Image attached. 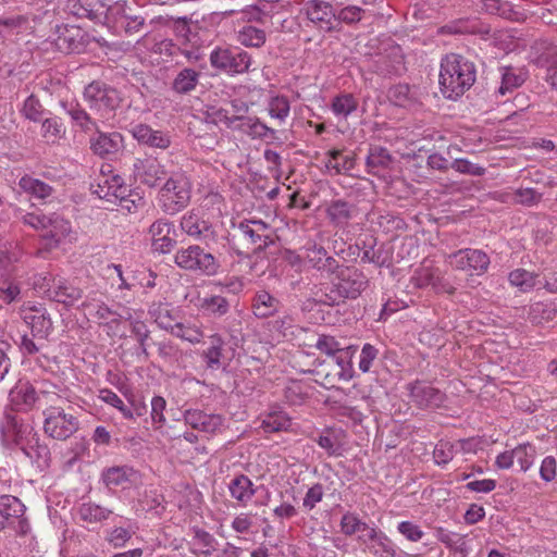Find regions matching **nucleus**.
<instances>
[{
	"label": "nucleus",
	"mask_w": 557,
	"mask_h": 557,
	"mask_svg": "<svg viewBox=\"0 0 557 557\" xmlns=\"http://www.w3.org/2000/svg\"><path fill=\"white\" fill-rule=\"evenodd\" d=\"M476 79V69L472 61L458 53H448L441 60L440 88L450 100L460 98Z\"/></svg>",
	"instance_id": "nucleus-1"
},
{
	"label": "nucleus",
	"mask_w": 557,
	"mask_h": 557,
	"mask_svg": "<svg viewBox=\"0 0 557 557\" xmlns=\"http://www.w3.org/2000/svg\"><path fill=\"white\" fill-rule=\"evenodd\" d=\"M181 231L194 240H198L211 250L219 251L226 247L228 233L218 223H213L198 209L185 212L180 221Z\"/></svg>",
	"instance_id": "nucleus-2"
},
{
	"label": "nucleus",
	"mask_w": 557,
	"mask_h": 557,
	"mask_svg": "<svg viewBox=\"0 0 557 557\" xmlns=\"http://www.w3.org/2000/svg\"><path fill=\"white\" fill-rule=\"evenodd\" d=\"M191 189L193 184L184 172L172 173L158 191L159 208L168 215H175L189 205Z\"/></svg>",
	"instance_id": "nucleus-3"
},
{
	"label": "nucleus",
	"mask_w": 557,
	"mask_h": 557,
	"mask_svg": "<svg viewBox=\"0 0 557 557\" xmlns=\"http://www.w3.org/2000/svg\"><path fill=\"white\" fill-rule=\"evenodd\" d=\"M44 432L47 436L57 441H66L81 428L78 417L72 412V408L64 409L61 406H49L44 412Z\"/></svg>",
	"instance_id": "nucleus-4"
},
{
	"label": "nucleus",
	"mask_w": 557,
	"mask_h": 557,
	"mask_svg": "<svg viewBox=\"0 0 557 557\" xmlns=\"http://www.w3.org/2000/svg\"><path fill=\"white\" fill-rule=\"evenodd\" d=\"M369 280L366 274L354 267H341L336 271V282L333 283L332 294L325 304H338L343 299H356L367 288Z\"/></svg>",
	"instance_id": "nucleus-5"
},
{
	"label": "nucleus",
	"mask_w": 557,
	"mask_h": 557,
	"mask_svg": "<svg viewBox=\"0 0 557 557\" xmlns=\"http://www.w3.org/2000/svg\"><path fill=\"white\" fill-rule=\"evenodd\" d=\"M174 261L181 269L206 276H214L220 270V263L215 256L199 245H190L177 250Z\"/></svg>",
	"instance_id": "nucleus-6"
},
{
	"label": "nucleus",
	"mask_w": 557,
	"mask_h": 557,
	"mask_svg": "<svg viewBox=\"0 0 557 557\" xmlns=\"http://www.w3.org/2000/svg\"><path fill=\"white\" fill-rule=\"evenodd\" d=\"M251 62V55L239 48L216 47L210 53L211 66L230 75L248 72Z\"/></svg>",
	"instance_id": "nucleus-7"
},
{
	"label": "nucleus",
	"mask_w": 557,
	"mask_h": 557,
	"mask_svg": "<svg viewBox=\"0 0 557 557\" xmlns=\"http://www.w3.org/2000/svg\"><path fill=\"white\" fill-rule=\"evenodd\" d=\"M84 99L91 110L101 113L102 116L114 111L121 101L115 88L99 81H94L85 87Z\"/></svg>",
	"instance_id": "nucleus-8"
},
{
	"label": "nucleus",
	"mask_w": 557,
	"mask_h": 557,
	"mask_svg": "<svg viewBox=\"0 0 557 557\" xmlns=\"http://www.w3.org/2000/svg\"><path fill=\"white\" fill-rule=\"evenodd\" d=\"M20 317L30 329L33 337L47 339L53 331V322L47 308L41 304L24 302L20 308Z\"/></svg>",
	"instance_id": "nucleus-9"
},
{
	"label": "nucleus",
	"mask_w": 557,
	"mask_h": 557,
	"mask_svg": "<svg viewBox=\"0 0 557 557\" xmlns=\"http://www.w3.org/2000/svg\"><path fill=\"white\" fill-rule=\"evenodd\" d=\"M410 403L422 410H434L444 406L447 396L425 381L416 380L406 385Z\"/></svg>",
	"instance_id": "nucleus-10"
},
{
	"label": "nucleus",
	"mask_w": 557,
	"mask_h": 557,
	"mask_svg": "<svg viewBox=\"0 0 557 557\" xmlns=\"http://www.w3.org/2000/svg\"><path fill=\"white\" fill-rule=\"evenodd\" d=\"M446 261L456 270L465 271L470 275L484 274L490 265V257L480 249L465 248L449 253Z\"/></svg>",
	"instance_id": "nucleus-11"
},
{
	"label": "nucleus",
	"mask_w": 557,
	"mask_h": 557,
	"mask_svg": "<svg viewBox=\"0 0 557 557\" xmlns=\"http://www.w3.org/2000/svg\"><path fill=\"white\" fill-rule=\"evenodd\" d=\"M54 397H59L57 393L47 391H37L33 384L25 381H18L9 391V400L13 408L16 410L28 411L40 403L44 398L46 401H53Z\"/></svg>",
	"instance_id": "nucleus-12"
},
{
	"label": "nucleus",
	"mask_w": 557,
	"mask_h": 557,
	"mask_svg": "<svg viewBox=\"0 0 557 557\" xmlns=\"http://www.w3.org/2000/svg\"><path fill=\"white\" fill-rule=\"evenodd\" d=\"M34 431L28 423H24L12 411H4L0 421V434L4 444H14L20 447Z\"/></svg>",
	"instance_id": "nucleus-13"
},
{
	"label": "nucleus",
	"mask_w": 557,
	"mask_h": 557,
	"mask_svg": "<svg viewBox=\"0 0 557 557\" xmlns=\"http://www.w3.org/2000/svg\"><path fill=\"white\" fill-rule=\"evenodd\" d=\"M71 222L57 212L48 215L45 228L42 231V239L49 249L59 247L64 242L72 240Z\"/></svg>",
	"instance_id": "nucleus-14"
},
{
	"label": "nucleus",
	"mask_w": 557,
	"mask_h": 557,
	"mask_svg": "<svg viewBox=\"0 0 557 557\" xmlns=\"http://www.w3.org/2000/svg\"><path fill=\"white\" fill-rule=\"evenodd\" d=\"M532 53L536 65L546 69V81L557 88V46L540 40L532 46Z\"/></svg>",
	"instance_id": "nucleus-15"
},
{
	"label": "nucleus",
	"mask_w": 557,
	"mask_h": 557,
	"mask_svg": "<svg viewBox=\"0 0 557 557\" xmlns=\"http://www.w3.org/2000/svg\"><path fill=\"white\" fill-rule=\"evenodd\" d=\"M53 45L55 49L62 53H79L86 46L85 34L78 26H58Z\"/></svg>",
	"instance_id": "nucleus-16"
},
{
	"label": "nucleus",
	"mask_w": 557,
	"mask_h": 557,
	"mask_svg": "<svg viewBox=\"0 0 557 557\" xmlns=\"http://www.w3.org/2000/svg\"><path fill=\"white\" fill-rule=\"evenodd\" d=\"M184 421L194 430L208 434L221 433L224 429V418L221 414L208 413L199 409H187L183 413Z\"/></svg>",
	"instance_id": "nucleus-17"
},
{
	"label": "nucleus",
	"mask_w": 557,
	"mask_h": 557,
	"mask_svg": "<svg viewBox=\"0 0 557 557\" xmlns=\"http://www.w3.org/2000/svg\"><path fill=\"white\" fill-rule=\"evenodd\" d=\"M135 178L148 187H156L166 176L164 165L156 158L136 159L133 165Z\"/></svg>",
	"instance_id": "nucleus-18"
},
{
	"label": "nucleus",
	"mask_w": 557,
	"mask_h": 557,
	"mask_svg": "<svg viewBox=\"0 0 557 557\" xmlns=\"http://www.w3.org/2000/svg\"><path fill=\"white\" fill-rule=\"evenodd\" d=\"M102 482L108 487L129 488L141 482V474L131 466H113L104 469L101 473Z\"/></svg>",
	"instance_id": "nucleus-19"
},
{
	"label": "nucleus",
	"mask_w": 557,
	"mask_h": 557,
	"mask_svg": "<svg viewBox=\"0 0 557 557\" xmlns=\"http://www.w3.org/2000/svg\"><path fill=\"white\" fill-rule=\"evenodd\" d=\"M238 231L250 243L257 246V249L263 250L273 244L270 225L262 220H244L237 225Z\"/></svg>",
	"instance_id": "nucleus-20"
},
{
	"label": "nucleus",
	"mask_w": 557,
	"mask_h": 557,
	"mask_svg": "<svg viewBox=\"0 0 557 557\" xmlns=\"http://www.w3.org/2000/svg\"><path fill=\"white\" fill-rule=\"evenodd\" d=\"M96 136L90 138L91 151L101 158L116 156L124 148V137L119 132L104 133L95 131Z\"/></svg>",
	"instance_id": "nucleus-21"
},
{
	"label": "nucleus",
	"mask_w": 557,
	"mask_h": 557,
	"mask_svg": "<svg viewBox=\"0 0 557 557\" xmlns=\"http://www.w3.org/2000/svg\"><path fill=\"white\" fill-rule=\"evenodd\" d=\"M131 133L138 144L150 148L165 150L172 143L170 132L153 129L151 126L143 123L134 125Z\"/></svg>",
	"instance_id": "nucleus-22"
},
{
	"label": "nucleus",
	"mask_w": 557,
	"mask_h": 557,
	"mask_svg": "<svg viewBox=\"0 0 557 557\" xmlns=\"http://www.w3.org/2000/svg\"><path fill=\"white\" fill-rule=\"evenodd\" d=\"M307 18L323 30L333 29L336 13L333 7L322 0H309L304 5Z\"/></svg>",
	"instance_id": "nucleus-23"
},
{
	"label": "nucleus",
	"mask_w": 557,
	"mask_h": 557,
	"mask_svg": "<svg viewBox=\"0 0 557 557\" xmlns=\"http://www.w3.org/2000/svg\"><path fill=\"white\" fill-rule=\"evenodd\" d=\"M305 260L312 269L322 274H335L339 269L338 261L330 256L324 247L315 244L305 248Z\"/></svg>",
	"instance_id": "nucleus-24"
},
{
	"label": "nucleus",
	"mask_w": 557,
	"mask_h": 557,
	"mask_svg": "<svg viewBox=\"0 0 557 557\" xmlns=\"http://www.w3.org/2000/svg\"><path fill=\"white\" fill-rule=\"evenodd\" d=\"M148 232L154 250L168 253L174 248L176 242L171 237V232H174V225L168 219L161 218L156 220L150 225Z\"/></svg>",
	"instance_id": "nucleus-25"
},
{
	"label": "nucleus",
	"mask_w": 557,
	"mask_h": 557,
	"mask_svg": "<svg viewBox=\"0 0 557 557\" xmlns=\"http://www.w3.org/2000/svg\"><path fill=\"white\" fill-rule=\"evenodd\" d=\"M230 495L240 506L246 507L257 493L253 482L245 474H236L227 485Z\"/></svg>",
	"instance_id": "nucleus-26"
},
{
	"label": "nucleus",
	"mask_w": 557,
	"mask_h": 557,
	"mask_svg": "<svg viewBox=\"0 0 557 557\" xmlns=\"http://www.w3.org/2000/svg\"><path fill=\"white\" fill-rule=\"evenodd\" d=\"M21 450L37 467H48L50 460V451L47 445L40 444L39 436L34 431L28 438L20 446Z\"/></svg>",
	"instance_id": "nucleus-27"
},
{
	"label": "nucleus",
	"mask_w": 557,
	"mask_h": 557,
	"mask_svg": "<svg viewBox=\"0 0 557 557\" xmlns=\"http://www.w3.org/2000/svg\"><path fill=\"white\" fill-rule=\"evenodd\" d=\"M252 312L258 319H267L280 312L282 301L267 290H259L252 298Z\"/></svg>",
	"instance_id": "nucleus-28"
},
{
	"label": "nucleus",
	"mask_w": 557,
	"mask_h": 557,
	"mask_svg": "<svg viewBox=\"0 0 557 557\" xmlns=\"http://www.w3.org/2000/svg\"><path fill=\"white\" fill-rule=\"evenodd\" d=\"M500 85L496 92L500 96L511 94L519 88L528 78V72L522 67L500 66Z\"/></svg>",
	"instance_id": "nucleus-29"
},
{
	"label": "nucleus",
	"mask_w": 557,
	"mask_h": 557,
	"mask_svg": "<svg viewBox=\"0 0 557 557\" xmlns=\"http://www.w3.org/2000/svg\"><path fill=\"white\" fill-rule=\"evenodd\" d=\"M324 165L331 174H348L356 165L355 154H344L341 149L329 150L325 153Z\"/></svg>",
	"instance_id": "nucleus-30"
},
{
	"label": "nucleus",
	"mask_w": 557,
	"mask_h": 557,
	"mask_svg": "<svg viewBox=\"0 0 557 557\" xmlns=\"http://www.w3.org/2000/svg\"><path fill=\"white\" fill-rule=\"evenodd\" d=\"M24 505L12 495L0 496V531L15 523V519L24 513Z\"/></svg>",
	"instance_id": "nucleus-31"
},
{
	"label": "nucleus",
	"mask_w": 557,
	"mask_h": 557,
	"mask_svg": "<svg viewBox=\"0 0 557 557\" xmlns=\"http://www.w3.org/2000/svg\"><path fill=\"white\" fill-rule=\"evenodd\" d=\"M199 79V71L191 67H184L177 71L171 83V89L177 95H188L197 88Z\"/></svg>",
	"instance_id": "nucleus-32"
},
{
	"label": "nucleus",
	"mask_w": 557,
	"mask_h": 557,
	"mask_svg": "<svg viewBox=\"0 0 557 557\" xmlns=\"http://www.w3.org/2000/svg\"><path fill=\"white\" fill-rule=\"evenodd\" d=\"M358 347L355 345L345 346L337 355L333 356L332 364L333 368L337 371V375L339 380L344 382L350 381L355 375V370L352 367V358L357 352Z\"/></svg>",
	"instance_id": "nucleus-33"
},
{
	"label": "nucleus",
	"mask_w": 557,
	"mask_h": 557,
	"mask_svg": "<svg viewBox=\"0 0 557 557\" xmlns=\"http://www.w3.org/2000/svg\"><path fill=\"white\" fill-rule=\"evenodd\" d=\"M63 109L70 115L72 123L79 127L84 133L98 131L97 122L86 112V110L75 101L63 102Z\"/></svg>",
	"instance_id": "nucleus-34"
},
{
	"label": "nucleus",
	"mask_w": 557,
	"mask_h": 557,
	"mask_svg": "<svg viewBox=\"0 0 557 557\" xmlns=\"http://www.w3.org/2000/svg\"><path fill=\"white\" fill-rule=\"evenodd\" d=\"M388 99L395 106L412 109L419 103L418 89L408 84H397L388 89Z\"/></svg>",
	"instance_id": "nucleus-35"
},
{
	"label": "nucleus",
	"mask_w": 557,
	"mask_h": 557,
	"mask_svg": "<svg viewBox=\"0 0 557 557\" xmlns=\"http://www.w3.org/2000/svg\"><path fill=\"white\" fill-rule=\"evenodd\" d=\"M437 539L445 544L457 557H468L471 552V545L467 535L446 531L442 528L437 530Z\"/></svg>",
	"instance_id": "nucleus-36"
},
{
	"label": "nucleus",
	"mask_w": 557,
	"mask_h": 557,
	"mask_svg": "<svg viewBox=\"0 0 557 557\" xmlns=\"http://www.w3.org/2000/svg\"><path fill=\"white\" fill-rule=\"evenodd\" d=\"M148 313L153 321L163 330L172 332L176 322L171 305L163 301H152L148 308Z\"/></svg>",
	"instance_id": "nucleus-37"
},
{
	"label": "nucleus",
	"mask_w": 557,
	"mask_h": 557,
	"mask_svg": "<svg viewBox=\"0 0 557 557\" xmlns=\"http://www.w3.org/2000/svg\"><path fill=\"white\" fill-rule=\"evenodd\" d=\"M196 306L203 314L213 318H221L230 310L228 300L220 295L199 297Z\"/></svg>",
	"instance_id": "nucleus-38"
},
{
	"label": "nucleus",
	"mask_w": 557,
	"mask_h": 557,
	"mask_svg": "<svg viewBox=\"0 0 557 557\" xmlns=\"http://www.w3.org/2000/svg\"><path fill=\"white\" fill-rule=\"evenodd\" d=\"M326 214L335 226L345 227L354 218L355 207L344 200H334L329 205Z\"/></svg>",
	"instance_id": "nucleus-39"
},
{
	"label": "nucleus",
	"mask_w": 557,
	"mask_h": 557,
	"mask_svg": "<svg viewBox=\"0 0 557 557\" xmlns=\"http://www.w3.org/2000/svg\"><path fill=\"white\" fill-rule=\"evenodd\" d=\"M77 515L79 519L87 523H102L110 519L113 511L107 507L92 502L83 503L78 506Z\"/></svg>",
	"instance_id": "nucleus-40"
},
{
	"label": "nucleus",
	"mask_w": 557,
	"mask_h": 557,
	"mask_svg": "<svg viewBox=\"0 0 557 557\" xmlns=\"http://www.w3.org/2000/svg\"><path fill=\"white\" fill-rule=\"evenodd\" d=\"M375 537V542L370 544L369 548L376 557H411L399 548L384 532Z\"/></svg>",
	"instance_id": "nucleus-41"
},
{
	"label": "nucleus",
	"mask_w": 557,
	"mask_h": 557,
	"mask_svg": "<svg viewBox=\"0 0 557 557\" xmlns=\"http://www.w3.org/2000/svg\"><path fill=\"white\" fill-rule=\"evenodd\" d=\"M292 425V420L288 417V414L276 408L271 411H269L264 418L262 419L260 428L265 433H274V432H282V431H288Z\"/></svg>",
	"instance_id": "nucleus-42"
},
{
	"label": "nucleus",
	"mask_w": 557,
	"mask_h": 557,
	"mask_svg": "<svg viewBox=\"0 0 557 557\" xmlns=\"http://www.w3.org/2000/svg\"><path fill=\"white\" fill-rule=\"evenodd\" d=\"M123 178L120 175H113L111 178L101 177L94 190L101 199L110 200L111 197L117 198L121 194H125Z\"/></svg>",
	"instance_id": "nucleus-43"
},
{
	"label": "nucleus",
	"mask_w": 557,
	"mask_h": 557,
	"mask_svg": "<svg viewBox=\"0 0 557 557\" xmlns=\"http://www.w3.org/2000/svg\"><path fill=\"white\" fill-rule=\"evenodd\" d=\"M508 281L512 287L521 293H528L542 283L540 276L525 269H516L508 274Z\"/></svg>",
	"instance_id": "nucleus-44"
},
{
	"label": "nucleus",
	"mask_w": 557,
	"mask_h": 557,
	"mask_svg": "<svg viewBox=\"0 0 557 557\" xmlns=\"http://www.w3.org/2000/svg\"><path fill=\"white\" fill-rule=\"evenodd\" d=\"M359 102L357 98L349 92H343L335 96L331 102V110L336 117L347 119L357 111Z\"/></svg>",
	"instance_id": "nucleus-45"
},
{
	"label": "nucleus",
	"mask_w": 557,
	"mask_h": 557,
	"mask_svg": "<svg viewBox=\"0 0 557 557\" xmlns=\"http://www.w3.org/2000/svg\"><path fill=\"white\" fill-rule=\"evenodd\" d=\"M82 296L83 290L65 280H59L52 293L53 300L66 306H72L79 300Z\"/></svg>",
	"instance_id": "nucleus-46"
},
{
	"label": "nucleus",
	"mask_w": 557,
	"mask_h": 557,
	"mask_svg": "<svg viewBox=\"0 0 557 557\" xmlns=\"http://www.w3.org/2000/svg\"><path fill=\"white\" fill-rule=\"evenodd\" d=\"M393 158L389 151L380 146L371 147L367 156L366 164L370 174H376L379 170L388 169Z\"/></svg>",
	"instance_id": "nucleus-47"
},
{
	"label": "nucleus",
	"mask_w": 557,
	"mask_h": 557,
	"mask_svg": "<svg viewBox=\"0 0 557 557\" xmlns=\"http://www.w3.org/2000/svg\"><path fill=\"white\" fill-rule=\"evenodd\" d=\"M557 317V307L552 301H539L531 305L528 313L533 324H544Z\"/></svg>",
	"instance_id": "nucleus-48"
},
{
	"label": "nucleus",
	"mask_w": 557,
	"mask_h": 557,
	"mask_svg": "<svg viewBox=\"0 0 557 557\" xmlns=\"http://www.w3.org/2000/svg\"><path fill=\"white\" fill-rule=\"evenodd\" d=\"M243 131L253 139H275L276 131L269 127L257 116H247L242 124Z\"/></svg>",
	"instance_id": "nucleus-49"
},
{
	"label": "nucleus",
	"mask_w": 557,
	"mask_h": 557,
	"mask_svg": "<svg viewBox=\"0 0 557 557\" xmlns=\"http://www.w3.org/2000/svg\"><path fill=\"white\" fill-rule=\"evenodd\" d=\"M236 40L244 47L260 48L265 44L267 35L263 29L247 25L236 33Z\"/></svg>",
	"instance_id": "nucleus-50"
},
{
	"label": "nucleus",
	"mask_w": 557,
	"mask_h": 557,
	"mask_svg": "<svg viewBox=\"0 0 557 557\" xmlns=\"http://www.w3.org/2000/svg\"><path fill=\"white\" fill-rule=\"evenodd\" d=\"M267 111L272 119L283 125L289 116L290 102L284 95L272 96L268 101Z\"/></svg>",
	"instance_id": "nucleus-51"
},
{
	"label": "nucleus",
	"mask_w": 557,
	"mask_h": 557,
	"mask_svg": "<svg viewBox=\"0 0 557 557\" xmlns=\"http://www.w3.org/2000/svg\"><path fill=\"white\" fill-rule=\"evenodd\" d=\"M18 186L23 191L38 199H46L53 193V188L50 185L28 175L20 180Z\"/></svg>",
	"instance_id": "nucleus-52"
},
{
	"label": "nucleus",
	"mask_w": 557,
	"mask_h": 557,
	"mask_svg": "<svg viewBox=\"0 0 557 557\" xmlns=\"http://www.w3.org/2000/svg\"><path fill=\"white\" fill-rule=\"evenodd\" d=\"M269 329L273 333V338L280 341L281 338L293 339L295 337L297 326L294 318L289 314H285L271 321L269 323Z\"/></svg>",
	"instance_id": "nucleus-53"
},
{
	"label": "nucleus",
	"mask_w": 557,
	"mask_h": 557,
	"mask_svg": "<svg viewBox=\"0 0 557 557\" xmlns=\"http://www.w3.org/2000/svg\"><path fill=\"white\" fill-rule=\"evenodd\" d=\"M223 346L224 341L219 334L210 336V346L201 355L207 368L218 370L221 367Z\"/></svg>",
	"instance_id": "nucleus-54"
},
{
	"label": "nucleus",
	"mask_w": 557,
	"mask_h": 557,
	"mask_svg": "<svg viewBox=\"0 0 557 557\" xmlns=\"http://www.w3.org/2000/svg\"><path fill=\"white\" fill-rule=\"evenodd\" d=\"M191 531L194 534V544L200 547L198 550H193V553L197 556H211L215 552L218 545L215 537L208 531L198 527H194Z\"/></svg>",
	"instance_id": "nucleus-55"
},
{
	"label": "nucleus",
	"mask_w": 557,
	"mask_h": 557,
	"mask_svg": "<svg viewBox=\"0 0 557 557\" xmlns=\"http://www.w3.org/2000/svg\"><path fill=\"white\" fill-rule=\"evenodd\" d=\"M14 218L24 226H27L34 231L42 232L48 215L41 213V211L38 209L35 211H26L22 208H16L14 210Z\"/></svg>",
	"instance_id": "nucleus-56"
},
{
	"label": "nucleus",
	"mask_w": 557,
	"mask_h": 557,
	"mask_svg": "<svg viewBox=\"0 0 557 557\" xmlns=\"http://www.w3.org/2000/svg\"><path fill=\"white\" fill-rule=\"evenodd\" d=\"M171 334L190 344H199L205 337L201 327L191 323L185 324L178 322L175 327H173Z\"/></svg>",
	"instance_id": "nucleus-57"
},
{
	"label": "nucleus",
	"mask_w": 557,
	"mask_h": 557,
	"mask_svg": "<svg viewBox=\"0 0 557 557\" xmlns=\"http://www.w3.org/2000/svg\"><path fill=\"white\" fill-rule=\"evenodd\" d=\"M98 398L106 403L107 405L112 406L113 408L117 409L124 419L133 420L134 419V412L133 410L127 407L124 401L121 399V397L114 393L113 391L109 388H102L99 391Z\"/></svg>",
	"instance_id": "nucleus-58"
},
{
	"label": "nucleus",
	"mask_w": 557,
	"mask_h": 557,
	"mask_svg": "<svg viewBox=\"0 0 557 557\" xmlns=\"http://www.w3.org/2000/svg\"><path fill=\"white\" fill-rule=\"evenodd\" d=\"M65 133L64 125L59 117L45 119L41 123V135L47 143L54 144Z\"/></svg>",
	"instance_id": "nucleus-59"
},
{
	"label": "nucleus",
	"mask_w": 557,
	"mask_h": 557,
	"mask_svg": "<svg viewBox=\"0 0 557 557\" xmlns=\"http://www.w3.org/2000/svg\"><path fill=\"white\" fill-rule=\"evenodd\" d=\"M317 444L323 448L329 456H339L342 450V444L339 441V434L332 430H325L317 438Z\"/></svg>",
	"instance_id": "nucleus-60"
},
{
	"label": "nucleus",
	"mask_w": 557,
	"mask_h": 557,
	"mask_svg": "<svg viewBox=\"0 0 557 557\" xmlns=\"http://www.w3.org/2000/svg\"><path fill=\"white\" fill-rule=\"evenodd\" d=\"M513 456L522 471H528L534 463L536 449L530 443L518 445L513 448Z\"/></svg>",
	"instance_id": "nucleus-61"
},
{
	"label": "nucleus",
	"mask_w": 557,
	"mask_h": 557,
	"mask_svg": "<svg viewBox=\"0 0 557 557\" xmlns=\"http://www.w3.org/2000/svg\"><path fill=\"white\" fill-rule=\"evenodd\" d=\"M314 373L318 377L317 382L326 388L333 387L337 382L342 381L337 375V371L333 368V364L329 362L320 363L315 368Z\"/></svg>",
	"instance_id": "nucleus-62"
},
{
	"label": "nucleus",
	"mask_w": 557,
	"mask_h": 557,
	"mask_svg": "<svg viewBox=\"0 0 557 557\" xmlns=\"http://www.w3.org/2000/svg\"><path fill=\"white\" fill-rule=\"evenodd\" d=\"M326 490H329V487H325L320 482L312 484L307 490L305 497L302 498L304 510L311 511L312 509H314L315 506L322 502Z\"/></svg>",
	"instance_id": "nucleus-63"
},
{
	"label": "nucleus",
	"mask_w": 557,
	"mask_h": 557,
	"mask_svg": "<svg viewBox=\"0 0 557 557\" xmlns=\"http://www.w3.org/2000/svg\"><path fill=\"white\" fill-rule=\"evenodd\" d=\"M314 346L318 350L331 357L345 349V346L339 341L326 334L319 335Z\"/></svg>",
	"instance_id": "nucleus-64"
}]
</instances>
